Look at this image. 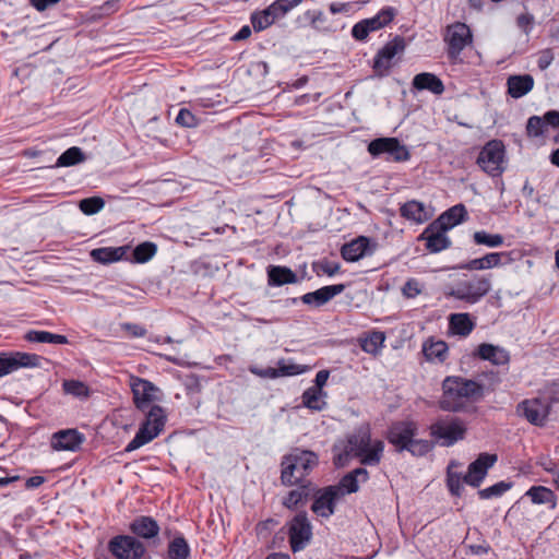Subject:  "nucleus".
Masks as SVG:
<instances>
[{"instance_id":"obj_61","label":"nucleus","mask_w":559,"mask_h":559,"mask_svg":"<svg viewBox=\"0 0 559 559\" xmlns=\"http://www.w3.org/2000/svg\"><path fill=\"white\" fill-rule=\"evenodd\" d=\"M60 0H29V3L39 12H43L50 8L51 5H55Z\"/></svg>"},{"instance_id":"obj_44","label":"nucleus","mask_w":559,"mask_h":559,"mask_svg":"<svg viewBox=\"0 0 559 559\" xmlns=\"http://www.w3.org/2000/svg\"><path fill=\"white\" fill-rule=\"evenodd\" d=\"M169 559H188L190 547L182 536L175 537L168 545Z\"/></svg>"},{"instance_id":"obj_34","label":"nucleus","mask_w":559,"mask_h":559,"mask_svg":"<svg viewBox=\"0 0 559 559\" xmlns=\"http://www.w3.org/2000/svg\"><path fill=\"white\" fill-rule=\"evenodd\" d=\"M449 328L454 335L467 336L475 328V323L468 313H452L449 317Z\"/></svg>"},{"instance_id":"obj_33","label":"nucleus","mask_w":559,"mask_h":559,"mask_svg":"<svg viewBox=\"0 0 559 559\" xmlns=\"http://www.w3.org/2000/svg\"><path fill=\"white\" fill-rule=\"evenodd\" d=\"M298 485L299 487L292 490L283 501L284 506L288 509H296L298 506H302L310 500L311 492L313 491L311 481Z\"/></svg>"},{"instance_id":"obj_47","label":"nucleus","mask_w":559,"mask_h":559,"mask_svg":"<svg viewBox=\"0 0 559 559\" xmlns=\"http://www.w3.org/2000/svg\"><path fill=\"white\" fill-rule=\"evenodd\" d=\"M547 130V123L545 119V115L540 116H532L527 119L526 122V134L530 138H539L545 134Z\"/></svg>"},{"instance_id":"obj_60","label":"nucleus","mask_w":559,"mask_h":559,"mask_svg":"<svg viewBox=\"0 0 559 559\" xmlns=\"http://www.w3.org/2000/svg\"><path fill=\"white\" fill-rule=\"evenodd\" d=\"M545 119H546L547 127L559 129V111L558 110H548L547 112H545Z\"/></svg>"},{"instance_id":"obj_27","label":"nucleus","mask_w":559,"mask_h":559,"mask_svg":"<svg viewBox=\"0 0 559 559\" xmlns=\"http://www.w3.org/2000/svg\"><path fill=\"white\" fill-rule=\"evenodd\" d=\"M467 218V210L464 204L460 203L448 209L435 222L441 226V229L449 230Z\"/></svg>"},{"instance_id":"obj_4","label":"nucleus","mask_w":559,"mask_h":559,"mask_svg":"<svg viewBox=\"0 0 559 559\" xmlns=\"http://www.w3.org/2000/svg\"><path fill=\"white\" fill-rule=\"evenodd\" d=\"M418 425L414 420L393 421L386 431V440L396 452H409L413 456L421 457L433 450V442L417 439Z\"/></svg>"},{"instance_id":"obj_20","label":"nucleus","mask_w":559,"mask_h":559,"mask_svg":"<svg viewBox=\"0 0 559 559\" xmlns=\"http://www.w3.org/2000/svg\"><path fill=\"white\" fill-rule=\"evenodd\" d=\"M369 478V473L364 467L355 468L354 471L344 475L337 485L330 486L334 492L341 498L345 495L354 493L359 489V483H366Z\"/></svg>"},{"instance_id":"obj_53","label":"nucleus","mask_w":559,"mask_h":559,"mask_svg":"<svg viewBox=\"0 0 559 559\" xmlns=\"http://www.w3.org/2000/svg\"><path fill=\"white\" fill-rule=\"evenodd\" d=\"M402 293L406 298H415L421 293L420 285L417 280L409 278L402 288Z\"/></svg>"},{"instance_id":"obj_52","label":"nucleus","mask_w":559,"mask_h":559,"mask_svg":"<svg viewBox=\"0 0 559 559\" xmlns=\"http://www.w3.org/2000/svg\"><path fill=\"white\" fill-rule=\"evenodd\" d=\"M176 122L185 128H194L198 124V119L189 109L181 108L176 117Z\"/></svg>"},{"instance_id":"obj_50","label":"nucleus","mask_w":559,"mask_h":559,"mask_svg":"<svg viewBox=\"0 0 559 559\" xmlns=\"http://www.w3.org/2000/svg\"><path fill=\"white\" fill-rule=\"evenodd\" d=\"M105 206V201L100 197L85 198L80 201L79 207L85 215H94Z\"/></svg>"},{"instance_id":"obj_58","label":"nucleus","mask_w":559,"mask_h":559,"mask_svg":"<svg viewBox=\"0 0 559 559\" xmlns=\"http://www.w3.org/2000/svg\"><path fill=\"white\" fill-rule=\"evenodd\" d=\"M123 329L134 337H142L146 334V329L135 323H124Z\"/></svg>"},{"instance_id":"obj_2","label":"nucleus","mask_w":559,"mask_h":559,"mask_svg":"<svg viewBox=\"0 0 559 559\" xmlns=\"http://www.w3.org/2000/svg\"><path fill=\"white\" fill-rule=\"evenodd\" d=\"M484 397V385L462 377L449 376L442 382V395L439 407L444 412L457 413L465 407L466 401H479Z\"/></svg>"},{"instance_id":"obj_21","label":"nucleus","mask_w":559,"mask_h":559,"mask_svg":"<svg viewBox=\"0 0 559 559\" xmlns=\"http://www.w3.org/2000/svg\"><path fill=\"white\" fill-rule=\"evenodd\" d=\"M346 288L345 284H335V285H329L323 286L314 292L307 293L300 297V300L305 305L313 306L316 308H319L326 302H329L331 299H333L335 296L342 294Z\"/></svg>"},{"instance_id":"obj_37","label":"nucleus","mask_w":559,"mask_h":559,"mask_svg":"<svg viewBox=\"0 0 559 559\" xmlns=\"http://www.w3.org/2000/svg\"><path fill=\"white\" fill-rule=\"evenodd\" d=\"M423 353L427 360L442 362L448 355V345L443 341H429L424 343Z\"/></svg>"},{"instance_id":"obj_29","label":"nucleus","mask_w":559,"mask_h":559,"mask_svg":"<svg viewBox=\"0 0 559 559\" xmlns=\"http://www.w3.org/2000/svg\"><path fill=\"white\" fill-rule=\"evenodd\" d=\"M400 214L403 218L414 222L416 224L425 223L430 218L426 205L417 200L405 202L400 207Z\"/></svg>"},{"instance_id":"obj_59","label":"nucleus","mask_w":559,"mask_h":559,"mask_svg":"<svg viewBox=\"0 0 559 559\" xmlns=\"http://www.w3.org/2000/svg\"><path fill=\"white\" fill-rule=\"evenodd\" d=\"M538 464H539V466L543 467L544 471L550 473L554 476V478H556L558 476L559 468L552 460L545 459V460L540 461Z\"/></svg>"},{"instance_id":"obj_55","label":"nucleus","mask_w":559,"mask_h":559,"mask_svg":"<svg viewBox=\"0 0 559 559\" xmlns=\"http://www.w3.org/2000/svg\"><path fill=\"white\" fill-rule=\"evenodd\" d=\"M369 33V28L365 25V22L361 20L358 23H356L352 28V36L359 41L365 40Z\"/></svg>"},{"instance_id":"obj_42","label":"nucleus","mask_w":559,"mask_h":559,"mask_svg":"<svg viewBox=\"0 0 559 559\" xmlns=\"http://www.w3.org/2000/svg\"><path fill=\"white\" fill-rule=\"evenodd\" d=\"M157 252V246L151 241H144L138 245L132 252V262L146 263Z\"/></svg>"},{"instance_id":"obj_30","label":"nucleus","mask_w":559,"mask_h":559,"mask_svg":"<svg viewBox=\"0 0 559 559\" xmlns=\"http://www.w3.org/2000/svg\"><path fill=\"white\" fill-rule=\"evenodd\" d=\"M369 248V238L359 236L358 238L343 245L341 249L342 258L347 262H356L366 255Z\"/></svg>"},{"instance_id":"obj_26","label":"nucleus","mask_w":559,"mask_h":559,"mask_svg":"<svg viewBox=\"0 0 559 559\" xmlns=\"http://www.w3.org/2000/svg\"><path fill=\"white\" fill-rule=\"evenodd\" d=\"M129 250V246H120V247H100L93 249L90 252V257L94 262L100 264H109L114 262H118L124 259L127 252Z\"/></svg>"},{"instance_id":"obj_22","label":"nucleus","mask_w":559,"mask_h":559,"mask_svg":"<svg viewBox=\"0 0 559 559\" xmlns=\"http://www.w3.org/2000/svg\"><path fill=\"white\" fill-rule=\"evenodd\" d=\"M85 441V436L76 429H66L55 432L52 448L56 450L76 451Z\"/></svg>"},{"instance_id":"obj_38","label":"nucleus","mask_w":559,"mask_h":559,"mask_svg":"<svg viewBox=\"0 0 559 559\" xmlns=\"http://www.w3.org/2000/svg\"><path fill=\"white\" fill-rule=\"evenodd\" d=\"M25 340L35 343L68 344L67 336L48 331L31 330L25 334Z\"/></svg>"},{"instance_id":"obj_45","label":"nucleus","mask_w":559,"mask_h":559,"mask_svg":"<svg viewBox=\"0 0 559 559\" xmlns=\"http://www.w3.org/2000/svg\"><path fill=\"white\" fill-rule=\"evenodd\" d=\"M322 390L309 388L302 394V403L306 407L312 411H322L325 406V402L321 400Z\"/></svg>"},{"instance_id":"obj_41","label":"nucleus","mask_w":559,"mask_h":559,"mask_svg":"<svg viewBox=\"0 0 559 559\" xmlns=\"http://www.w3.org/2000/svg\"><path fill=\"white\" fill-rule=\"evenodd\" d=\"M473 241L479 246L498 248L504 243V237L500 234H490L486 230H477L473 234Z\"/></svg>"},{"instance_id":"obj_3","label":"nucleus","mask_w":559,"mask_h":559,"mask_svg":"<svg viewBox=\"0 0 559 559\" xmlns=\"http://www.w3.org/2000/svg\"><path fill=\"white\" fill-rule=\"evenodd\" d=\"M383 450V441L376 440L371 442L370 432L361 430L348 437L344 450L334 455V464L344 466L354 456L359 459L362 465L376 466L382 459Z\"/></svg>"},{"instance_id":"obj_62","label":"nucleus","mask_w":559,"mask_h":559,"mask_svg":"<svg viewBox=\"0 0 559 559\" xmlns=\"http://www.w3.org/2000/svg\"><path fill=\"white\" fill-rule=\"evenodd\" d=\"M307 15L311 19V25L314 28H320L321 24L325 22L326 17L321 11L307 12Z\"/></svg>"},{"instance_id":"obj_63","label":"nucleus","mask_w":559,"mask_h":559,"mask_svg":"<svg viewBox=\"0 0 559 559\" xmlns=\"http://www.w3.org/2000/svg\"><path fill=\"white\" fill-rule=\"evenodd\" d=\"M329 371L328 370H320L317 372L316 374V379H314V389H320L322 390V388L326 384V381L329 379Z\"/></svg>"},{"instance_id":"obj_16","label":"nucleus","mask_w":559,"mask_h":559,"mask_svg":"<svg viewBox=\"0 0 559 559\" xmlns=\"http://www.w3.org/2000/svg\"><path fill=\"white\" fill-rule=\"evenodd\" d=\"M405 48L404 39L400 36L389 41L383 48H381L373 59V70L378 76H384L389 74L392 67L393 58Z\"/></svg>"},{"instance_id":"obj_49","label":"nucleus","mask_w":559,"mask_h":559,"mask_svg":"<svg viewBox=\"0 0 559 559\" xmlns=\"http://www.w3.org/2000/svg\"><path fill=\"white\" fill-rule=\"evenodd\" d=\"M62 388L67 394L75 397H87L90 395L88 386L79 380H64Z\"/></svg>"},{"instance_id":"obj_8","label":"nucleus","mask_w":559,"mask_h":559,"mask_svg":"<svg viewBox=\"0 0 559 559\" xmlns=\"http://www.w3.org/2000/svg\"><path fill=\"white\" fill-rule=\"evenodd\" d=\"M165 423L166 414L163 407L152 405L145 420L141 424L134 438L127 444L124 451L132 452L151 442L163 431Z\"/></svg>"},{"instance_id":"obj_18","label":"nucleus","mask_w":559,"mask_h":559,"mask_svg":"<svg viewBox=\"0 0 559 559\" xmlns=\"http://www.w3.org/2000/svg\"><path fill=\"white\" fill-rule=\"evenodd\" d=\"M525 498H528L534 504H549L554 509L557 504L556 493L544 486H533L524 495V497L513 504L508 511L506 519L512 518L520 508L525 503Z\"/></svg>"},{"instance_id":"obj_15","label":"nucleus","mask_w":559,"mask_h":559,"mask_svg":"<svg viewBox=\"0 0 559 559\" xmlns=\"http://www.w3.org/2000/svg\"><path fill=\"white\" fill-rule=\"evenodd\" d=\"M310 510L318 516L329 518L334 513L335 506L341 498L334 492L330 486L317 489L311 492Z\"/></svg>"},{"instance_id":"obj_51","label":"nucleus","mask_w":559,"mask_h":559,"mask_svg":"<svg viewBox=\"0 0 559 559\" xmlns=\"http://www.w3.org/2000/svg\"><path fill=\"white\" fill-rule=\"evenodd\" d=\"M312 267H313V271L319 275L320 272L326 274L328 276H333L335 275L340 269H341V265L340 263L337 262H332V261H329V260H323V261H320V262H314L312 264Z\"/></svg>"},{"instance_id":"obj_48","label":"nucleus","mask_w":559,"mask_h":559,"mask_svg":"<svg viewBox=\"0 0 559 559\" xmlns=\"http://www.w3.org/2000/svg\"><path fill=\"white\" fill-rule=\"evenodd\" d=\"M250 21L255 32H262L274 23V19H272L267 8L254 11L250 16Z\"/></svg>"},{"instance_id":"obj_17","label":"nucleus","mask_w":559,"mask_h":559,"mask_svg":"<svg viewBox=\"0 0 559 559\" xmlns=\"http://www.w3.org/2000/svg\"><path fill=\"white\" fill-rule=\"evenodd\" d=\"M131 390L133 394V402L140 411L151 408V404L158 400L156 393L159 389L155 386L151 381L142 378H131Z\"/></svg>"},{"instance_id":"obj_12","label":"nucleus","mask_w":559,"mask_h":559,"mask_svg":"<svg viewBox=\"0 0 559 559\" xmlns=\"http://www.w3.org/2000/svg\"><path fill=\"white\" fill-rule=\"evenodd\" d=\"M108 550L117 559H140L144 547L140 540L129 535H118L108 543Z\"/></svg>"},{"instance_id":"obj_56","label":"nucleus","mask_w":559,"mask_h":559,"mask_svg":"<svg viewBox=\"0 0 559 559\" xmlns=\"http://www.w3.org/2000/svg\"><path fill=\"white\" fill-rule=\"evenodd\" d=\"M133 532L144 538H151L158 534L159 526H131Z\"/></svg>"},{"instance_id":"obj_64","label":"nucleus","mask_w":559,"mask_h":559,"mask_svg":"<svg viewBox=\"0 0 559 559\" xmlns=\"http://www.w3.org/2000/svg\"><path fill=\"white\" fill-rule=\"evenodd\" d=\"M251 35V28L249 25H243L233 37L234 41H240L249 38Z\"/></svg>"},{"instance_id":"obj_5","label":"nucleus","mask_w":559,"mask_h":559,"mask_svg":"<svg viewBox=\"0 0 559 559\" xmlns=\"http://www.w3.org/2000/svg\"><path fill=\"white\" fill-rule=\"evenodd\" d=\"M319 463L318 455L310 450L295 449L282 461L281 479L284 485L307 483L305 477Z\"/></svg>"},{"instance_id":"obj_31","label":"nucleus","mask_w":559,"mask_h":559,"mask_svg":"<svg viewBox=\"0 0 559 559\" xmlns=\"http://www.w3.org/2000/svg\"><path fill=\"white\" fill-rule=\"evenodd\" d=\"M412 85L418 91H429L436 95L444 92L443 82L433 73L423 72L414 76Z\"/></svg>"},{"instance_id":"obj_39","label":"nucleus","mask_w":559,"mask_h":559,"mask_svg":"<svg viewBox=\"0 0 559 559\" xmlns=\"http://www.w3.org/2000/svg\"><path fill=\"white\" fill-rule=\"evenodd\" d=\"M385 341V334L382 331H372L360 342V347L368 354L379 353Z\"/></svg>"},{"instance_id":"obj_14","label":"nucleus","mask_w":559,"mask_h":559,"mask_svg":"<svg viewBox=\"0 0 559 559\" xmlns=\"http://www.w3.org/2000/svg\"><path fill=\"white\" fill-rule=\"evenodd\" d=\"M448 44V57L455 61L463 49L472 43V33L469 27L464 23H455L448 28L445 37Z\"/></svg>"},{"instance_id":"obj_19","label":"nucleus","mask_w":559,"mask_h":559,"mask_svg":"<svg viewBox=\"0 0 559 559\" xmlns=\"http://www.w3.org/2000/svg\"><path fill=\"white\" fill-rule=\"evenodd\" d=\"M447 231L441 229V226L433 221L424 229L418 239L426 242L429 252L438 253L451 246V240L445 235Z\"/></svg>"},{"instance_id":"obj_46","label":"nucleus","mask_w":559,"mask_h":559,"mask_svg":"<svg viewBox=\"0 0 559 559\" xmlns=\"http://www.w3.org/2000/svg\"><path fill=\"white\" fill-rule=\"evenodd\" d=\"M511 487H512L511 481L501 480L490 487L478 490L477 495H478L479 499H481V500L498 498V497H501L509 489H511Z\"/></svg>"},{"instance_id":"obj_35","label":"nucleus","mask_w":559,"mask_h":559,"mask_svg":"<svg viewBox=\"0 0 559 559\" xmlns=\"http://www.w3.org/2000/svg\"><path fill=\"white\" fill-rule=\"evenodd\" d=\"M312 526H289V543L292 550L297 552L302 550L310 542Z\"/></svg>"},{"instance_id":"obj_25","label":"nucleus","mask_w":559,"mask_h":559,"mask_svg":"<svg viewBox=\"0 0 559 559\" xmlns=\"http://www.w3.org/2000/svg\"><path fill=\"white\" fill-rule=\"evenodd\" d=\"M269 286L280 287L285 284H296L299 282L297 274L284 265H269L266 269Z\"/></svg>"},{"instance_id":"obj_7","label":"nucleus","mask_w":559,"mask_h":559,"mask_svg":"<svg viewBox=\"0 0 559 559\" xmlns=\"http://www.w3.org/2000/svg\"><path fill=\"white\" fill-rule=\"evenodd\" d=\"M558 402L559 399L555 394H540L520 402L516 406V413L519 416L525 418L531 425L544 427L548 421L552 405Z\"/></svg>"},{"instance_id":"obj_36","label":"nucleus","mask_w":559,"mask_h":559,"mask_svg":"<svg viewBox=\"0 0 559 559\" xmlns=\"http://www.w3.org/2000/svg\"><path fill=\"white\" fill-rule=\"evenodd\" d=\"M397 11L393 7H384L374 16L362 20L370 32H376L388 24L395 17Z\"/></svg>"},{"instance_id":"obj_13","label":"nucleus","mask_w":559,"mask_h":559,"mask_svg":"<svg viewBox=\"0 0 559 559\" xmlns=\"http://www.w3.org/2000/svg\"><path fill=\"white\" fill-rule=\"evenodd\" d=\"M41 357L36 354L22 352L0 353V378L20 368L40 366Z\"/></svg>"},{"instance_id":"obj_57","label":"nucleus","mask_w":559,"mask_h":559,"mask_svg":"<svg viewBox=\"0 0 559 559\" xmlns=\"http://www.w3.org/2000/svg\"><path fill=\"white\" fill-rule=\"evenodd\" d=\"M354 3L353 2H332L329 5V10L332 14L344 13L347 14L352 11Z\"/></svg>"},{"instance_id":"obj_23","label":"nucleus","mask_w":559,"mask_h":559,"mask_svg":"<svg viewBox=\"0 0 559 559\" xmlns=\"http://www.w3.org/2000/svg\"><path fill=\"white\" fill-rule=\"evenodd\" d=\"M507 252H489L481 258L469 260L466 263H462L455 269L467 270V271H483L497 267L502 264V258H508Z\"/></svg>"},{"instance_id":"obj_54","label":"nucleus","mask_w":559,"mask_h":559,"mask_svg":"<svg viewBox=\"0 0 559 559\" xmlns=\"http://www.w3.org/2000/svg\"><path fill=\"white\" fill-rule=\"evenodd\" d=\"M516 25L523 31L525 35H528L533 29L534 16L531 13H523L516 17Z\"/></svg>"},{"instance_id":"obj_6","label":"nucleus","mask_w":559,"mask_h":559,"mask_svg":"<svg viewBox=\"0 0 559 559\" xmlns=\"http://www.w3.org/2000/svg\"><path fill=\"white\" fill-rule=\"evenodd\" d=\"M466 432L467 427L462 418L449 415L441 416L429 426V435L431 437L429 441L433 442V448L437 444L449 448L464 440Z\"/></svg>"},{"instance_id":"obj_43","label":"nucleus","mask_w":559,"mask_h":559,"mask_svg":"<svg viewBox=\"0 0 559 559\" xmlns=\"http://www.w3.org/2000/svg\"><path fill=\"white\" fill-rule=\"evenodd\" d=\"M304 0H275L267 7L274 22L285 16L292 9L302 3Z\"/></svg>"},{"instance_id":"obj_40","label":"nucleus","mask_w":559,"mask_h":559,"mask_svg":"<svg viewBox=\"0 0 559 559\" xmlns=\"http://www.w3.org/2000/svg\"><path fill=\"white\" fill-rule=\"evenodd\" d=\"M86 159L83 151L78 146H72L64 151L57 159L56 167H69L80 164Z\"/></svg>"},{"instance_id":"obj_28","label":"nucleus","mask_w":559,"mask_h":559,"mask_svg":"<svg viewBox=\"0 0 559 559\" xmlns=\"http://www.w3.org/2000/svg\"><path fill=\"white\" fill-rule=\"evenodd\" d=\"M249 371L261 378L275 379L278 377L285 376H295L300 373V368L298 365H286L284 360L278 361V368H259L257 366H251Z\"/></svg>"},{"instance_id":"obj_24","label":"nucleus","mask_w":559,"mask_h":559,"mask_svg":"<svg viewBox=\"0 0 559 559\" xmlns=\"http://www.w3.org/2000/svg\"><path fill=\"white\" fill-rule=\"evenodd\" d=\"M475 356L483 360H488L496 366H506L510 361V354L503 347L489 343L478 345Z\"/></svg>"},{"instance_id":"obj_11","label":"nucleus","mask_w":559,"mask_h":559,"mask_svg":"<svg viewBox=\"0 0 559 559\" xmlns=\"http://www.w3.org/2000/svg\"><path fill=\"white\" fill-rule=\"evenodd\" d=\"M504 145L499 140H491L485 144L477 157V165L489 176L499 177L503 173Z\"/></svg>"},{"instance_id":"obj_32","label":"nucleus","mask_w":559,"mask_h":559,"mask_svg":"<svg viewBox=\"0 0 559 559\" xmlns=\"http://www.w3.org/2000/svg\"><path fill=\"white\" fill-rule=\"evenodd\" d=\"M508 93L513 98H521L532 91L534 79L530 74L511 75L507 81Z\"/></svg>"},{"instance_id":"obj_9","label":"nucleus","mask_w":559,"mask_h":559,"mask_svg":"<svg viewBox=\"0 0 559 559\" xmlns=\"http://www.w3.org/2000/svg\"><path fill=\"white\" fill-rule=\"evenodd\" d=\"M491 289V275L474 276L471 280L460 281L449 293V296L465 301L477 304Z\"/></svg>"},{"instance_id":"obj_1","label":"nucleus","mask_w":559,"mask_h":559,"mask_svg":"<svg viewBox=\"0 0 559 559\" xmlns=\"http://www.w3.org/2000/svg\"><path fill=\"white\" fill-rule=\"evenodd\" d=\"M497 454L487 452L480 453L468 467L467 473L462 476L455 468L461 467V463L451 461L447 467V487L452 496L461 497L464 490L463 484L479 488L486 478L488 471L496 464Z\"/></svg>"},{"instance_id":"obj_10","label":"nucleus","mask_w":559,"mask_h":559,"mask_svg":"<svg viewBox=\"0 0 559 559\" xmlns=\"http://www.w3.org/2000/svg\"><path fill=\"white\" fill-rule=\"evenodd\" d=\"M368 153L372 157L385 155V160L403 163L411 158L409 150L396 138H378L368 144Z\"/></svg>"}]
</instances>
